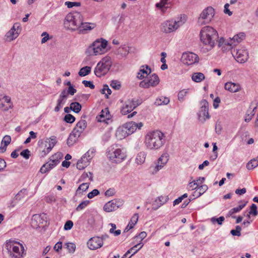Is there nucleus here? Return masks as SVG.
Masks as SVG:
<instances>
[{
  "mask_svg": "<svg viewBox=\"0 0 258 258\" xmlns=\"http://www.w3.org/2000/svg\"><path fill=\"white\" fill-rule=\"evenodd\" d=\"M66 248L70 253H74L76 249V245L74 243H66Z\"/></svg>",
  "mask_w": 258,
  "mask_h": 258,
  "instance_id": "nucleus-46",
  "label": "nucleus"
},
{
  "mask_svg": "<svg viewBox=\"0 0 258 258\" xmlns=\"http://www.w3.org/2000/svg\"><path fill=\"white\" fill-rule=\"evenodd\" d=\"M26 194V189H22L15 196L14 199L18 201H21L25 198Z\"/></svg>",
  "mask_w": 258,
  "mask_h": 258,
  "instance_id": "nucleus-42",
  "label": "nucleus"
},
{
  "mask_svg": "<svg viewBox=\"0 0 258 258\" xmlns=\"http://www.w3.org/2000/svg\"><path fill=\"white\" fill-rule=\"evenodd\" d=\"M95 27L96 25L94 23L83 22V16H82V22L79 24L77 31L80 34H86L88 31L93 29Z\"/></svg>",
  "mask_w": 258,
  "mask_h": 258,
  "instance_id": "nucleus-16",
  "label": "nucleus"
},
{
  "mask_svg": "<svg viewBox=\"0 0 258 258\" xmlns=\"http://www.w3.org/2000/svg\"><path fill=\"white\" fill-rule=\"evenodd\" d=\"M224 88L225 90L233 93L237 92L241 89L239 84L231 82L225 83Z\"/></svg>",
  "mask_w": 258,
  "mask_h": 258,
  "instance_id": "nucleus-22",
  "label": "nucleus"
},
{
  "mask_svg": "<svg viewBox=\"0 0 258 258\" xmlns=\"http://www.w3.org/2000/svg\"><path fill=\"white\" fill-rule=\"evenodd\" d=\"M82 15L79 12L70 13L67 15L64 20V27L67 30L77 31L82 22Z\"/></svg>",
  "mask_w": 258,
  "mask_h": 258,
  "instance_id": "nucleus-3",
  "label": "nucleus"
},
{
  "mask_svg": "<svg viewBox=\"0 0 258 258\" xmlns=\"http://www.w3.org/2000/svg\"><path fill=\"white\" fill-rule=\"evenodd\" d=\"M116 138L118 140H122L124 138H125L126 137L130 135L129 134H128V132L124 127V126L123 125L119 127L115 134Z\"/></svg>",
  "mask_w": 258,
  "mask_h": 258,
  "instance_id": "nucleus-24",
  "label": "nucleus"
},
{
  "mask_svg": "<svg viewBox=\"0 0 258 258\" xmlns=\"http://www.w3.org/2000/svg\"><path fill=\"white\" fill-rule=\"evenodd\" d=\"M20 155L26 159H28L30 156V152L28 149H25L20 153Z\"/></svg>",
  "mask_w": 258,
  "mask_h": 258,
  "instance_id": "nucleus-58",
  "label": "nucleus"
},
{
  "mask_svg": "<svg viewBox=\"0 0 258 258\" xmlns=\"http://www.w3.org/2000/svg\"><path fill=\"white\" fill-rule=\"evenodd\" d=\"M89 203V201L88 200L82 202L77 207L76 210L79 211L83 210L88 205Z\"/></svg>",
  "mask_w": 258,
  "mask_h": 258,
  "instance_id": "nucleus-49",
  "label": "nucleus"
},
{
  "mask_svg": "<svg viewBox=\"0 0 258 258\" xmlns=\"http://www.w3.org/2000/svg\"><path fill=\"white\" fill-rule=\"evenodd\" d=\"M156 199L163 205L168 201L169 198L167 196H161L156 198Z\"/></svg>",
  "mask_w": 258,
  "mask_h": 258,
  "instance_id": "nucleus-51",
  "label": "nucleus"
},
{
  "mask_svg": "<svg viewBox=\"0 0 258 258\" xmlns=\"http://www.w3.org/2000/svg\"><path fill=\"white\" fill-rule=\"evenodd\" d=\"M87 126V122L85 119H81L76 124L73 129L75 133H77L81 135Z\"/></svg>",
  "mask_w": 258,
  "mask_h": 258,
  "instance_id": "nucleus-23",
  "label": "nucleus"
},
{
  "mask_svg": "<svg viewBox=\"0 0 258 258\" xmlns=\"http://www.w3.org/2000/svg\"><path fill=\"white\" fill-rule=\"evenodd\" d=\"M186 21V16H181L179 20L175 21H166L161 25V31L166 33H169L175 31Z\"/></svg>",
  "mask_w": 258,
  "mask_h": 258,
  "instance_id": "nucleus-6",
  "label": "nucleus"
},
{
  "mask_svg": "<svg viewBox=\"0 0 258 258\" xmlns=\"http://www.w3.org/2000/svg\"><path fill=\"white\" fill-rule=\"evenodd\" d=\"M73 226V223L72 221L69 220L66 222L64 226V229L65 230H70Z\"/></svg>",
  "mask_w": 258,
  "mask_h": 258,
  "instance_id": "nucleus-64",
  "label": "nucleus"
},
{
  "mask_svg": "<svg viewBox=\"0 0 258 258\" xmlns=\"http://www.w3.org/2000/svg\"><path fill=\"white\" fill-rule=\"evenodd\" d=\"M169 101L170 100L168 98L161 96L156 99L155 104L158 106L162 105H167L169 103Z\"/></svg>",
  "mask_w": 258,
  "mask_h": 258,
  "instance_id": "nucleus-33",
  "label": "nucleus"
},
{
  "mask_svg": "<svg viewBox=\"0 0 258 258\" xmlns=\"http://www.w3.org/2000/svg\"><path fill=\"white\" fill-rule=\"evenodd\" d=\"M64 120L67 123H72L75 120V117L71 114H68L65 115Z\"/></svg>",
  "mask_w": 258,
  "mask_h": 258,
  "instance_id": "nucleus-47",
  "label": "nucleus"
},
{
  "mask_svg": "<svg viewBox=\"0 0 258 258\" xmlns=\"http://www.w3.org/2000/svg\"><path fill=\"white\" fill-rule=\"evenodd\" d=\"M11 141V138L10 136L6 135L5 136L2 141V145L4 144L5 146H8Z\"/></svg>",
  "mask_w": 258,
  "mask_h": 258,
  "instance_id": "nucleus-55",
  "label": "nucleus"
},
{
  "mask_svg": "<svg viewBox=\"0 0 258 258\" xmlns=\"http://www.w3.org/2000/svg\"><path fill=\"white\" fill-rule=\"evenodd\" d=\"M91 71V67L89 66H86L82 68L78 74L80 76L84 77L89 74Z\"/></svg>",
  "mask_w": 258,
  "mask_h": 258,
  "instance_id": "nucleus-38",
  "label": "nucleus"
},
{
  "mask_svg": "<svg viewBox=\"0 0 258 258\" xmlns=\"http://www.w3.org/2000/svg\"><path fill=\"white\" fill-rule=\"evenodd\" d=\"M224 220L225 218L223 216H221L218 218L213 217L211 219L212 223H214L215 222H217L219 225H222Z\"/></svg>",
  "mask_w": 258,
  "mask_h": 258,
  "instance_id": "nucleus-52",
  "label": "nucleus"
},
{
  "mask_svg": "<svg viewBox=\"0 0 258 258\" xmlns=\"http://www.w3.org/2000/svg\"><path fill=\"white\" fill-rule=\"evenodd\" d=\"M80 135H81L78 133H75L74 131H72L67 140V143L68 145L69 146H73L76 142Z\"/></svg>",
  "mask_w": 258,
  "mask_h": 258,
  "instance_id": "nucleus-26",
  "label": "nucleus"
},
{
  "mask_svg": "<svg viewBox=\"0 0 258 258\" xmlns=\"http://www.w3.org/2000/svg\"><path fill=\"white\" fill-rule=\"evenodd\" d=\"M62 155L60 153H57L52 155L50 160L51 162L54 164V165H57L59 163L60 159L62 158Z\"/></svg>",
  "mask_w": 258,
  "mask_h": 258,
  "instance_id": "nucleus-36",
  "label": "nucleus"
},
{
  "mask_svg": "<svg viewBox=\"0 0 258 258\" xmlns=\"http://www.w3.org/2000/svg\"><path fill=\"white\" fill-rule=\"evenodd\" d=\"M70 108L73 112L78 113L82 109V105L78 102H74L71 103Z\"/></svg>",
  "mask_w": 258,
  "mask_h": 258,
  "instance_id": "nucleus-35",
  "label": "nucleus"
},
{
  "mask_svg": "<svg viewBox=\"0 0 258 258\" xmlns=\"http://www.w3.org/2000/svg\"><path fill=\"white\" fill-rule=\"evenodd\" d=\"M115 194V190L114 188H110L107 189L105 192V195L107 197H111Z\"/></svg>",
  "mask_w": 258,
  "mask_h": 258,
  "instance_id": "nucleus-61",
  "label": "nucleus"
},
{
  "mask_svg": "<svg viewBox=\"0 0 258 258\" xmlns=\"http://www.w3.org/2000/svg\"><path fill=\"white\" fill-rule=\"evenodd\" d=\"M170 2L168 0H161L159 3H157L156 4V7L160 9L163 8H167L169 7Z\"/></svg>",
  "mask_w": 258,
  "mask_h": 258,
  "instance_id": "nucleus-39",
  "label": "nucleus"
},
{
  "mask_svg": "<svg viewBox=\"0 0 258 258\" xmlns=\"http://www.w3.org/2000/svg\"><path fill=\"white\" fill-rule=\"evenodd\" d=\"M45 201L47 203H52L56 201L55 197L53 195H50L46 198Z\"/></svg>",
  "mask_w": 258,
  "mask_h": 258,
  "instance_id": "nucleus-63",
  "label": "nucleus"
},
{
  "mask_svg": "<svg viewBox=\"0 0 258 258\" xmlns=\"http://www.w3.org/2000/svg\"><path fill=\"white\" fill-rule=\"evenodd\" d=\"M66 102V100L58 98L57 100L56 106L55 107L54 109V111L56 112H58L60 109L62 107L63 104H65Z\"/></svg>",
  "mask_w": 258,
  "mask_h": 258,
  "instance_id": "nucleus-40",
  "label": "nucleus"
},
{
  "mask_svg": "<svg viewBox=\"0 0 258 258\" xmlns=\"http://www.w3.org/2000/svg\"><path fill=\"white\" fill-rule=\"evenodd\" d=\"M139 103L134 100H128L125 102L124 105L122 107L120 112L122 115H126L135 109Z\"/></svg>",
  "mask_w": 258,
  "mask_h": 258,
  "instance_id": "nucleus-15",
  "label": "nucleus"
},
{
  "mask_svg": "<svg viewBox=\"0 0 258 258\" xmlns=\"http://www.w3.org/2000/svg\"><path fill=\"white\" fill-rule=\"evenodd\" d=\"M241 228L240 226H236L235 229L231 230L230 233L233 236H240L241 235Z\"/></svg>",
  "mask_w": 258,
  "mask_h": 258,
  "instance_id": "nucleus-45",
  "label": "nucleus"
},
{
  "mask_svg": "<svg viewBox=\"0 0 258 258\" xmlns=\"http://www.w3.org/2000/svg\"><path fill=\"white\" fill-rule=\"evenodd\" d=\"M142 68H144V66H143ZM146 70H145L144 68L141 69L140 70V72L138 73L137 77L140 80H142L145 78L144 75L148 76L151 73V70L148 66H146Z\"/></svg>",
  "mask_w": 258,
  "mask_h": 258,
  "instance_id": "nucleus-28",
  "label": "nucleus"
},
{
  "mask_svg": "<svg viewBox=\"0 0 258 258\" xmlns=\"http://www.w3.org/2000/svg\"><path fill=\"white\" fill-rule=\"evenodd\" d=\"M65 5H66L69 8H72L73 7L80 6L81 3L80 2H66L65 3Z\"/></svg>",
  "mask_w": 258,
  "mask_h": 258,
  "instance_id": "nucleus-53",
  "label": "nucleus"
},
{
  "mask_svg": "<svg viewBox=\"0 0 258 258\" xmlns=\"http://www.w3.org/2000/svg\"><path fill=\"white\" fill-rule=\"evenodd\" d=\"M107 41L103 38L96 39L86 50L88 55H97L104 53L106 51Z\"/></svg>",
  "mask_w": 258,
  "mask_h": 258,
  "instance_id": "nucleus-4",
  "label": "nucleus"
},
{
  "mask_svg": "<svg viewBox=\"0 0 258 258\" xmlns=\"http://www.w3.org/2000/svg\"><path fill=\"white\" fill-rule=\"evenodd\" d=\"M19 32L14 31V30L11 29L6 35V37L8 41H11L18 37Z\"/></svg>",
  "mask_w": 258,
  "mask_h": 258,
  "instance_id": "nucleus-29",
  "label": "nucleus"
},
{
  "mask_svg": "<svg viewBox=\"0 0 258 258\" xmlns=\"http://www.w3.org/2000/svg\"><path fill=\"white\" fill-rule=\"evenodd\" d=\"M134 48L125 44L121 45L115 51L119 58L125 57L128 53L134 52Z\"/></svg>",
  "mask_w": 258,
  "mask_h": 258,
  "instance_id": "nucleus-18",
  "label": "nucleus"
},
{
  "mask_svg": "<svg viewBox=\"0 0 258 258\" xmlns=\"http://www.w3.org/2000/svg\"><path fill=\"white\" fill-rule=\"evenodd\" d=\"M245 37L244 33H239L235 35L234 37L224 43L230 47L229 49H232L234 46H236L238 43L240 42Z\"/></svg>",
  "mask_w": 258,
  "mask_h": 258,
  "instance_id": "nucleus-19",
  "label": "nucleus"
},
{
  "mask_svg": "<svg viewBox=\"0 0 258 258\" xmlns=\"http://www.w3.org/2000/svg\"><path fill=\"white\" fill-rule=\"evenodd\" d=\"M99 194V191L97 189H93L92 191L88 193L87 197L89 199H92L96 196Z\"/></svg>",
  "mask_w": 258,
  "mask_h": 258,
  "instance_id": "nucleus-60",
  "label": "nucleus"
},
{
  "mask_svg": "<svg viewBox=\"0 0 258 258\" xmlns=\"http://www.w3.org/2000/svg\"><path fill=\"white\" fill-rule=\"evenodd\" d=\"M215 14V10L212 7H208L203 10L201 13L198 23L201 24L209 23Z\"/></svg>",
  "mask_w": 258,
  "mask_h": 258,
  "instance_id": "nucleus-7",
  "label": "nucleus"
},
{
  "mask_svg": "<svg viewBox=\"0 0 258 258\" xmlns=\"http://www.w3.org/2000/svg\"><path fill=\"white\" fill-rule=\"evenodd\" d=\"M111 58L109 56H105L97 63L95 68L94 73L98 77L105 75L110 69L112 66Z\"/></svg>",
  "mask_w": 258,
  "mask_h": 258,
  "instance_id": "nucleus-5",
  "label": "nucleus"
},
{
  "mask_svg": "<svg viewBox=\"0 0 258 258\" xmlns=\"http://www.w3.org/2000/svg\"><path fill=\"white\" fill-rule=\"evenodd\" d=\"M103 244V238L99 237H92L87 242L89 248L91 250H95L101 247Z\"/></svg>",
  "mask_w": 258,
  "mask_h": 258,
  "instance_id": "nucleus-17",
  "label": "nucleus"
},
{
  "mask_svg": "<svg viewBox=\"0 0 258 258\" xmlns=\"http://www.w3.org/2000/svg\"><path fill=\"white\" fill-rule=\"evenodd\" d=\"M199 59L197 54L191 52L183 53L181 58L182 62L188 66L198 63Z\"/></svg>",
  "mask_w": 258,
  "mask_h": 258,
  "instance_id": "nucleus-12",
  "label": "nucleus"
},
{
  "mask_svg": "<svg viewBox=\"0 0 258 258\" xmlns=\"http://www.w3.org/2000/svg\"><path fill=\"white\" fill-rule=\"evenodd\" d=\"M89 183H83L80 184L76 191V195L78 196L82 194L84 191L87 190L89 187Z\"/></svg>",
  "mask_w": 258,
  "mask_h": 258,
  "instance_id": "nucleus-34",
  "label": "nucleus"
},
{
  "mask_svg": "<svg viewBox=\"0 0 258 258\" xmlns=\"http://www.w3.org/2000/svg\"><path fill=\"white\" fill-rule=\"evenodd\" d=\"M188 188L190 189L191 190H194L197 189L198 188V187L199 186L198 183L196 181L194 180L191 182H190L188 183Z\"/></svg>",
  "mask_w": 258,
  "mask_h": 258,
  "instance_id": "nucleus-59",
  "label": "nucleus"
},
{
  "mask_svg": "<svg viewBox=\"0 0 258 258\" xmlns=\"http://www.w3.org/2000/svg\"><path fill=\"white\" fill-rule=\"evenodd\" d=\"M233 56L240 63L245 62L248 59V52L244 49H231Z\"/></svg>",
  "mask_w": 258,
  "mask_h": 258,
  "instance_id": "nucleus-14",
  "label": "nucleus"
},
{
  "mask_svg": "<svg viewBox=\"0 0 258 258\" xmlns=\"http://www.w3.org/2000/svg\"><path fill=\"white\" fill-rule=\"evenodd\" d=\"M161 206V203H160L156 199L152 203V209L153 210H157Z\"/></svg>",
  "mask_w": 258,
  "mask_h": 258,
  "instance_id": "nucleus-57",
  "label": "nucleus"
},
{
  "mask_svg": "<svg viewBox=\"0 0 258 258\" xmlns=\"http://www.w3.org/2000/svg\"><path fill=\"white\" fill-rule=\"evenodd\" d=\"M164 165L161 164V163L159 162L158 161H157V162L156 163V165L154 167H153V170L152 171L153 173H157L159 170L161 169L163 167Z\"/></svg>",
  "mask_w": 258,
  "mask_h": 258,
  "instance_id": "nucleus-48",
  "label": "nucleus"
},
{
  "mask_svg": "<svg viewBox=\"0 0 258 258\" xmlns=\"http://www.w3.org/2000/svg\"><path fill=\"white\" fill-rule=\"evenodd\" d=\"M96 118L99 122H106L110 118V113L107 108L102 109Z\"/></svg>",
  "mask_w": 258,
  "mask_h": 258,
  "instance_id": "nucleus-21",
  "label": "nucleus"
},
{
  "mask_svg": "<svg viewBox=\"0 0 258 258\" xmlns=\"http://www.w3.org/2000/svg\"><path fill=\"white\" fill-rule=\"evenodd\" d=\"M201 109L198 113L199 119L200 121L204 122L207 119L210 118L208 112L209 103L206 100H203L201 102Z\"/></svg>",
  "mask_w": 258,
  "mask_h": 258,
  "instance_id": "nucleus-13",
  "label": "nucleus"
},
{
  "mask_svg": "<svg viewBox=\"0 0 258 258\" xmlns=\"http://www.w3.org/2000/svg\"><path fill=\"white\" fill-rule=\"evenodd\" d=\"M138 219H139L138 214H137V213L135 214L131 218L130 222H129L128 224L125 228L124 232H127L130 229H132L134 227V226L136 225V224L137 223V222L138 221Z\"/></svg>",
  "mask_w": 258,
  "mask_h": 258,
  "instance_id": "nucleus-27",
  "label": "nucleus"
},
{
  "mask_svg": "<svg viewBox=\"0 0 258 258\" xmlns=\"http://www.w3.org/2000/svg\"><path fill=\"white\" fill-rule=\"evenodd\" d=\"M110 86L112 88L115 90H119L121 87L119 82L116 80L112 81L110 84Z\"/></svg>",
  "mask_w": 258,
  "mask_h": 258,
  "instance_id": "nucleus-54",
  "label": "nucleus"
},
{
  "mask_svg": "<svg viewBox=\"0 0 258 258\" xmlns=\"http://www.w3.org/2000/svg\"><path fill=\"white\" fill-rule=\"evenodd\" d=\"M41 36H43L41 39V43L42 44L46 42L49 39V34L46 32H43Z\"/></svg>",
  "mask_w": 258,
  "mask_h": 258,
  "instance_id": "nucleus-62",
  "label": "nucleus"
},
{
  "mask_svg": "<svg viewBox=\"0 0 258 258\" xmlns=\"http://www.w3.org/2000/svg\"><path fill=\"white\" fill-rule=\"evenodd\" d=\"M56 142V138L54 136L49 138H47L44 142H42L41 145V148L42 149V156H45L49 153Z\"/></svg>",
  "mask_w": 258,
  "mask_h": 258,
  "instance_id": "nucleus-10",
  "label": "nucleus"
},
{
  "mask_svg": "<svg viewBox=\"0 0 258 258\" xmlns=\"http://www.w3.org/2000/svg\"><path fill=\"white\" fill-rule=\"evenodd\" d=\"M123 204L124 201L121 199H114L106 203L103 207V210L106 212H111L122 206Z\"/></svg>",
  "mask_w": 258,
  "mask_h": 258,
  "instance_id": "nucleus-11",
  "label": "nucleus"
},
{
  "mask_svg": "<svg viewBox=\"0 0 258 258\" xmlns=\"http://www.w3.org/2000/svg\"><path fill=\"white\" fill-rule=\"evenodd\" d=\"M168 160V156L166 155H162L161 157L158 159V161L161 163L162 165H165Z\"/></svg>",
  "mask_w": 258,
  "mask_h": 258,
  "instance_id": "nucleus-56",
  "label": "nucleus"
},
{
  "mask_svg": "<svg viewBox=\"0 0 258 258\" xmlns=\"http://www.w3.org/2000/svg\"><path fill=\"white\" fill-rule=\"evenodd\" d=\"M189 89H183L179 91L178 94V99L180 101H183L184 100V97L188 93Z\"/></svg>",
  "mask_w": 258,
  "mask_h": 258,
  "instance_id": "nucleus-43",
  "label": "nucleus"
},
{
  "mask_svg": "<svg viewBox=\"0 0 258 258\" xmlns=\"http://www.w3.org/2000/svg\"><path fill=\"white\" fill-rule=\"evenodd\" d=\"M218 34L217 32L212 27L206 26L203 27L200 32V39L204 44L207 45V51L212 49L217 40Z\"/></svg>",
  "mask_w": 258,
  "mask_h": 258,
  "instance_id": "nucleus-2",
  "label": "nucleus"
},
{
  "mask_svg": "<svg viewBox=\"0 0 258 258\" xmlns=\"http://www.w3.org/2000/svg\"><path fill=\"white\" fill-rule=\"evenodd\" d=\"M164 135L159 131L148 133L145 136V146L149 150H158L164 144Z\"/></svg>",
  "mask_w": 258,
  "mask_h": 258,
  "instance_id": "nucleus-1",
  "label": "nucleus"
},
{
  "mask_svg": "<svg viewBox=\"0 0 258 258\" xmlns=\"http://www.w3.org/2000/svg\"><path fill=\"white\" fill-rule=\"evenodd\" d=\"M24 251V248L22 244L19 243L10 244V248L9 250L10 258H23Z\"/></svg>",
  "mask_w": 258,
  "mask_h": 258,
  "instance_id": "nucleus-9",
  "label": "nucleus"
},
{
  "mask_svg": "<svg viewBox=\"0 0 258 258\" xmlns=\"http://www.w3.org/2000/svg\"><path fill=\"white\" fill-rule=\"evenodd\" d=\"M55 166V165H54V164L51 163V161L49 160L48 162L46 163L42 166L40 168V171L42 173H44L52 169Z\"/></svg>",
  "mask_w": 258,
  "mask_h": 258,
  "instance_id": "nucleus-32",
  "label": "nucleus"
},
{
  "mask_svg": "<svg viewBox=\"0 0 258 258\" xmlns=\"http://www.w3.org/2000/svg\"><path fill=\"white\" fill-rule=\"evenodd\" d=\"M107 156L113 162L118 163L125 158L126 155L120 149H116L109 150Z\"/></svg>",
  "mask_w": 258,
  "mask_h": 258,
  "instance_id": "nucleus-8",
  "label": "nucleus"
},
{
  "mask_svg": "<svg viewBox=\"0 0 258 258\" xmlns=\"http://www.w3.org/2000/svg\"><path fill=\"white\" fill-rule=\"evenodd\" d=\"M146 156V154L145 153V152H140L137 155V156L136 157V162L138 164H143L145 162Z\"/></svg>",
  "mask_w": 258,
  "mask_h": 258,
  "instance_id": "nucleus-37",
  "label": "nucleus"
},
{
  "mask_svg": "<svg viewBox=\"0 0 258 258\" xmlns=\"http://www.w3.org/2000/svg\"><path fill=\"white\" fill-rule=\"evenodd\" d=\"M205 78L204 74L200 72L194 73L191 76L192 80L197 83L201 82Z\"/></svg>",
  "mask_w": 258,
  "mask_h": 258,
  "instance_id": "nucleus-30",
  "label": "nucleus"
},
{
  "mask_svg": "<svg viewBox=\"0 0 258 258\" xmlns=\"http://www.w3.org/2000/svg\"><path fill=\"white\" fill-rule=\"evenodd\" d=\"M258 166V160L257 159H253L249 161L246 167L248 170H251Z\"/></svg>",
  "mask_w": 258,
  "mask_h": 258,
  "instance_id": "nucleus-41",
  "label": "nucleus"
},
{
  "mask_svg": "<svg viewBox=\"0 0 258 258\" xmlns=\"http://www.w3.org/2000/svg\"><path fill=\"white\" fill-rule=\"evenodd\" d=\"M101 92L102 94H105L106 97L108 98V95H110L111 93V90L109 88V87L107 85H104L103 86V89L101 91Z\"/></svg>",
  "mask_w": 258,
  "mask_h": 258,
  "instance_id": "nucleus-44",
  "label": "nucleus"
},
{
  "mask_svg": "<svg viewBox=\"0 0 258 258\" xmlns=\"http://www.w3.org/2000/svg\"><path fill=\"white\" fill-rule=\"evenodd\" d=\"M249 214L253 215L255 216L257 215L258 212L257 210V206L255 204H252L250 207V210L249 212Z\"/></svg>",
  "mask_w": 258,
  "mask_h": 258,
  "instance_id": "nucleus-50",
  "label": "nucleus"
},
{
  "mask_svg": "<svg viewBox=\"0 0 258 258\" xmlns=\"http://www.w3.org/2000/svg\"><path fill=\"white\" fill-rule=\"evenodd\" d=\"M123 125L126 129L128 134L131 135L134 133L137 128L140 129L143 126V124L141 122L137 123L135 122L131 121L125 123Z\"/></svg>",
  "mask_w": 258,
  "mask_h": 258,
  "instance_id": "nucleus-20",
  "label": "nucleus"
},
{
  "mask_svg": "<svg viewBox=\"0 0 258 258\" xmlns=\"http://www.w3.org/2000/svg\"><path fill=\"white\" fill-rule=\"evenodd\" d=\"M144 246V244L142 242H140L139 243L134 245L133 247L131 248L126 251V254H130L133 252L131 256L129 257L130 258L132 255L136 253L142 247Z\"/></svg>",
  "mask_w": 258,
  "mask_h": 258,
  "instance_id": "nucleus-31",
  "label": "nucleus"
},
{
  "mask_svg": "<svg viewBox=\"0 0 258 258\" xmlns=\"http://www.w3.org/2000/svg\"><path fill=\"white\" fill-rule=\"evenodd\" d=\"M150 87H155L160 82V79L156 74H153L150 75L147 79Z\"/></svg>",
  "mask_w": 258,
  "mask_h": 258,
  "instance_id": "nucleus-25",
  "label": "nucleus"
}]
</instances>
